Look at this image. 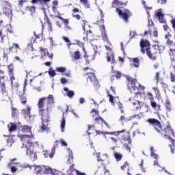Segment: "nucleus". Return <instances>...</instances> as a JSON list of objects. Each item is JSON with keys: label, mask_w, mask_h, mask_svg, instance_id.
I'll return each mask as SVG.
<instances>
[{"label": "nucleus", "mask_w": 175, "mask_h": 175, "mask_svg": "<svg viewBox=\"0 0 175 175\" xmlns=\"http://www.w3.org/2000/svg\"><path fill=\"white\" fill-rule=\"evenodd\" d=\"M147 122H149V124H152V126H154L155 131H157L158 133H160L162 136H164L165 139H170L172 143V145H170V147L171 148V152L172 154H174V142L175 141L174 139L170 137V135H172V136L174 137V133L173 132L172 127H170V126L168 124L164 130L162 129L161 122H159L157 119H148Z\"/></svg>", "instance_id": "f03ea898"}, {"label": "nucleus", "mask_w": 175, "mask_h": 175, "mask_svg": "<svg viewBox=\"0 0 175 175\" xmlns=\"http://www.w3.org/2000/svg\"><path fill=\"white\" fill-rule=\"evenodd\" d=\"M133 65L135 66V68H139V66L140 65V63H139V59L137 57L133 59Z\"/></svg>", "instance_id": "2f4dec72"}, {"label": "nucleus", "mask_w": 175, "mask_h": 175, "mask_svg": "<svg viewBox=\"0 0 175 175\" xmlns=\"http://www.w3.org/2000/svg\"><path fill=\"white\" fill-rule=\"evenodd\" d=\"M42 174H54V171L49 166L42 165Z\"/></svg>", "instance_id": "2eb2a0df"}, {"label": "nucleus", "mask_w": 175, "mask_h": 175, "mask_svg": "<svg viewBox=\"0 0 175 175\" xmlns=\"http://www.w3.org/2000/svg\"><path fill=\"white\" fill-rule=\"evenodd\" d=\"M53 171V174H52V175H59V171H57L55 170H52Z\"/></svg>", "instance_id": "774afa93"}, {"label": "nucleus", "mask_w": 175, "mask_h": 175, "mask_svg": "<svg viewBox=\"0 0 175 175\" xmlns=\"http://www.w3.org/2000/svg\"><path fill=\"white\" fill-rule=\"evenodd\" d=\"M124 132H126V130H122V131H119L117 133L115 132V136H118L120 135V133H124Z\"/></svg>", "instance_id": "6e6d98bb"}, {"label": "nucleus", "mask_w": 175, "mask_h": 175, "mask_svg": "<svg viewBox=\"0 0 175 175\" xmlns=\"http://www.w3.org/2000/svg\"><path fill=\"white\" fill-rule=\"evenodd\" d=\"M61 83L62 84H66V83H68V79H66V78H62Z\"/></svg>", "instance_id": "4d7b16f0"}, {"label": "nucleus", "mask_w": 175, "mask_h": 175, "mask_svg": "<svg viewBox=\"0 0 175 175\" xmlns=\"http://www.w3.org/2000/svg\"><path fill=\"white\" fill-rule=\"evenodd\" d=\"M153 165L154 166H157V167L159 170V169H162V167L161 166V165H159V163H158V159H155L153 161Z\"/></svg>", "instance_id": "a18cd8bd"}, {"label": "nucleus", "mask_w": 175, "mask_h": 175, "mask_svg": "<svg viewBox=\"0 0 175 175\" xmlns=\"http://www.w3.org/2000/svg\"><path fill=\"white\" fill-rule=\"evenodd\" d=\"M54 103V96L49 94L47 97H42L39 99L38 106L40 109V114L41 115V127L40 132H49L50 128L49 127V121H50V116H49V109L51 105Z\"/></svg>", "instance_id": "f257e3e1"}, {"label": "nucleus", "mask_w": 175, "mask_h": 175, "mask_svg": "<svg viewBox=\"0 0 175 175\" xmlns=\"http://www.w3.org/2000/svg\"><path fill=\"white\" fill-rule=\"evenodd\" d=\"M50 0H40V5H46V3H49Z\"/></svg>", "instance_id": "603ef678"}, {"label": "nucleus", "mask_w": 175, "mask_h": 175, "mask_svg": "<svg viewBox=\"0 0 175 175\" xmlns=\"http://www.w3.org/2000/svg\"><path fill=\"white\" fill-rule=\"evenodd\" d=\"M56 71L59 72V73H64L66 72V68L65 67H57Z\"/></svg>", "instance_id": "4c0bfd02"}, {"label": "nucleus", "mask_w": 175, "mask_h": 175, "mask_svg": "<svg viewBox=\"0 0 175 175\" xmlns=\"http://www.w3.org/2000/svg\"><path fill=\"white\" fill-rule=\"evenodd\" d=\"M23 114H24L25 117H29L30 118V121H33L35 120V116H29L31 114V107L29 105L26 106V109H24L22 110Z\"/></svg>", "instance_id": "1a4fd4ad"}, {"label": "nucleus", "mask_w": 175, "mask_h": 175, "mask_svg": "<svg viewBox=\"0 0 175 175\" xmlns=\"http://www.w3.org/2000/svg\"><path fill=\"white\" fill-rule=\"evenodd\" d=\"M40 53L41 54V58H44V57H48L49 58H53V55H49L47 49H43L40 47Z\"/></svg>", "instance_id": "4468645a"}, {"label": "nucleus", "mask_w": 175, "mask_h": 175, "mask_svg": "<svg viewBox=\"0 0 175 175\" xmlns=\"http://www.w3.org/2000/svg\"><path fill=\"white\" fill-rule=\"evenodd\" d=\"M74 59H79L80 58V52L77 51L74 53Z\"/></svg>", "instance_id": "37998d69"}, {"label": "nucleus", "mask_w": 175, "mask_h": 175, "mask_svg": "<svg viewBox=\"0 0 175 175\" xmlns=\"http://www.w3.org/2000/svg\"><path fill=\"white\" fill-rule=\"evenodd\" d=\"M140 47L142 54L146 53L148 57L150 59H157L155 53H152L151 51H150V42H148V40L142 39L140 42Z\"/></svg>", "instance_id": "39448f33"}, {"label": "nucleus", "mask_w": 175, "mask_h": 175, "mask_svg": "<svg viewBox=\"0 0 175 175\" xmlns=\"http://www.w3.org/2000/svg\"><path fill=\"white\" fill-rule=\"evenodd\" d=\"M52 10L55 17H57V18H59V17H61V14H59V12H58V10H57V7L55 5L52 6Z\"/></svg>", "instance_id": "b1692460"}, {"label": "nucleus", "mask_w": 175, "mask_h": 175, "mask_svg": "<svg viewBox=\"0 0 175 175\" xmlns=\"http://www.w3.org/2000/svg\"><path fill=\"white\" fill-rule=\"evenodd\" d=\"M59 20H62V21H63L64 24L65 25V27H68V24H69V20L65 19V18L61 17V16H59Z\"/></svg>", "instance_id": "79ce46f5"}, {"label": "nucleus", "mask_w": 175, "mask_h": 175, "mask_svg": "<svg viewBox=\"0 0 175 175\" xmlns=\"http://www.w3.org/2000/svg\"><path fill=\"white\" fill-rule=\"evenodd\" d=\"M127 80H129V83L127 84L128 90L133 94H135V95H139V88L144 89V87L142 86V85L139 84L137 81L133 79L131 77H126Z\"/></svg>", "instance_id": "20e7f679"}, {"label": "nucleus", "mask_w": 175, "mask_h": 175, "mask_svg": "<svg viewBox=\"0 0 175 175\" xmlns=\"http://www.w3.org/2000/svg\"><path fill=\"white\" fill-rule=\"evenodd\" d=\"M0 86L1 88V92L3 95H8V92H6V88L5 87V83H0Z\"/></svg>", "instance_id": "473e14b6"}, {"label": "nucleus", "mask_w": 175, "mask_h": 175, "mask_svg": "<svg viewBox=\"0 0 175 175\" xmlns=\"http://www.w3.org/2000/svg\"><path fill=\"white\" fill-rule=\"evenodd\" d=\"M147 95H148L150 100H151V99H154V96H152V94L151 92H148L147 93Z\"/></svg>", "instance_id": "bf43d9fd"}, {"label": "nucleus", "mask_w": 175, "mask_h": 175, "mask_svg": "<svg viewBox=\"0 0 175 175\" xmlns=\"http://www.w3.org/2000/svg\"><path fill=\"white\" fill-rule=\"evenodd\" d=\"M100 31L101 32V36L104 42H108L109 38L107 37V33H106V27L105 25L100 26Z\"/></svg>", "instance_id": "9b49d317"}, {"label": "nucleus", "mask_w": 175, "mask_h": 175, "mask_svg": "<svg viewBox=\"0 0 175 175\" xmlns=\"http://www.w3.org/2000/svg\"><path fill=\"white\" fill-rule=\"evenodd\" d=\"M8 129H9V132H14V131L17 129V126L13 123H10L8 124Z\"/></svg>", "instance_id": "a878e982"}, {"label": "nucleus", "mask_w": 175, "mask_h": 175, "mask_svg": "<svg viewBox=\"0 0 175 175\" xmlns=\"http://www.w3.org/2000/svg\"><path fill=\"white\" fill-rule=\"evenodd\" d=\"M95 121H96V122H99L100 121H101L102 122H104L105 125H106L107 128H109V124H107V122H106V121H105L102 117L98 116L96 118Z\"/></svg>", "instance_id": "7c9ffc66"}, {"label": "nucleus", "mask_w": 175, "mask_h": 175, "mask_svg": "<svg viewBox=\"0 0 175 175\" xmlns=\"http://www.w3.org/2000/svg\"><path fill=\"white\" fill-rule=\"evenodd\" d=\"M19 98L23 105H25L27 103V98L25 97V96L19 95Z\"/></svg>", "instance_id": "a19ab883"}, {"label": "nucleus", "mask_w": 175, "mask_h": 175, "mask_svg": "<svg viewBox=\"0 0 175 175\" xmlns=\"http://www.w3.org/2000/svg\"><path fill=\"white\" fill-rule=\"evenodd\" d=\"M116 12L119 14L120 18H122L125 23H128V18L132 16V13L128 10H121L118 8H116Z\"/></svg>", "instance_id": "423d86ee"}, {"label": "nucleus", "mask_w": 175, "mask_h": 175, "mask_svg": "<svg viewBox=\"0 0 175 175\" xmlns=\"http://www.w3.org/2000/svg\"><path fill=\"white\" fill-rule=\"evenodd\" d=\"M25 2H27V0H21L18 1V5L19 6H23V5H24V3H25Z\"/></svg>", "instance_id": "680f3d73"}, {"label": "nucleus", "mask_w": 175, "mask_h": 175, "mask_svg": "<svg viewBox=\"0 0 175 175\" xmlns=\"http://www.w3.org/2000/svg\"><path fill=\"white\" fill-rule=\"evenodd\" d=\"M13 49H14L15 53H18V50H20V46L18 45V44L14 43L12 44V46L10 48V51H12Z\"/></svg>", "instance_id": "cd10ccee"}, {"label": "nucleus", "mask_w": 175, "mask_h": 175, "mask_svg": "<svg viewBox=\"0 0 175 175\" xmlns=\"http://www.w3.org/2000/svg\"><path fill=\"white\" fill-rule=\"evenodd\" d=\"M31 127L29 126L25 125V126H21V131H22V132H27V133H29V132H31Z\"/></svg>", "instance_id": "c85d7f7f"}, {"label": "nucleus", "mask_w": 175, "mask_h": 175, "mask_svg": "<svg viewBox=\"0 0 175 175\" xmlns=\"http://www.w3.org/2000/svg\"><path fill=\"white\" fill-rule=\"evenodd\" d=\"M131 103H133V106H134V107H135L136 109H140L142 106V102L136 100H133Z\"/></svg>", "instance_id": "5701e85b"}, {"label": "nucleus", "mask_w": 175, "mask_h": 175, "mask_svg": "<svg viewBox=\"0 0 175 175\" xmlns=\"http://www.w3.org/2000/svg\"><path fill=\"white\" fill-rule=\"evenodd\" d=\"M154 42L155 43L153 45V48L154 49V50H159V45L158 44V43L159 42H158V40H155Z\"/></svg>", "instance_id": "09e8293b"}, {"label": "nucleus", "mask_w": 175, "mask_h": 175, "mask_svg": "<svg viewBox=\"0 0 175 175\" xmlns=\"http://www.w3.org/2000/svg\"><path fill=\"white\" fill-rule=\"evenodd\" d=\"M90 72H87L86 76H88V80L90 81H92L96 84H98V81H96V77H95V74L92 72V70L90 69Z\"/></svg>", "instance_id": "f8f14e48"}, {"label": "nucleus", "mask_w": 175, "mask_h": 175, "mask_svg": "<svg viewBox=\"0 0 175 175\" xmlns=\"http://www.w3.org/2000/svg\"><path fill=\"white\" fill-rule=\"evenodd\" d=\"M64 90L67 92V96H68V98H73V96H75V92L73 90H69L68 88H64Z\"/></svg>", "instance_id": "4be33fe9"}, {"label": "nucleus", "mask_w": 175, "mask_h": 175, "mask_svg": "<svg viewBox=\"0 0 175 175\" xmlns=\"http://www.w3.org/2000/svg\"><path fill=\"white\" fill-rule=\"evenodd\" d=\"M133 118H137L138 120H140V118H142V114L134 115L129 118H125V116H122L119 119V121H120V122H124V121L125 122H128V121H132Z\"/></svg>", "instance_id": "9d476101"}, {"label": "nucleus", "mask_w": 175, "mask_h": 175, "mask_svg": "<svg viewBox=\"0 0 175 175\" xmlns=\"http://www.w3.org/2000/svg\"><path fill=\"white\" fill-rule=\"evenodd\" d=\"M6 27H7V31H8L10 33H13V28H12V25H8Z\"/></svg>", "instance_id": "8fccbe9b"}, {"label": "nucleus", "mask_w": 175, "mask_h": 175, "mask_svg": "<svg viewBox=\"0 0 175 175\" xmlns=\"http://www.w3.org/2000/svg\"><path fill=\"white\" fill-rule=\"evenodd\" d=\"M44 158H53L54 155L55 154V146H53L52 150H51V152L49 153L47 151H44Z\"/></svg>", "instance_id": "dca6fc26"}, {"label": "nucleus", "mask_w": 175, "mask_h": 175, "mask_svg": "<svg viewBox=\"0 0 175 175\" xmlns=\"http://www.w3.org/2000/svg\"><path fill=\"white\" fill-rule=\"evenodd\" d=\"M105 49L107 50V62H110L112 65L116 64V59L114 58V53L111 51V48L105 45Z\"/></svg>", "instance_id": "0eeeda50"}, {"label": "nucleus", "mask_w": 175, "mask_h": 175, "mask_svg": "<svg viewBox=\"0 0 175 175\" xmlns=\"http://www.w3.org/2000/svg\"><path fill=\"white\" fill-rule=\"evenodd\" d=\"M142 4L144 5V6L146 10L148 17H150V12H148V10H151V9H152V8L151 7H147V5H146V1H144V0H142Z\"/></svg>", "instance_id": "c756f323"}, {"label": "nucleus", "mask_w": 175, "mask_h": 175, "mask_svg": "<svg viewBox=\"0 0 175 175\" xmlns=\"http://www.w3.org/2000/svg\"><path fill=\"white\" fill-rule=\"evenodd\" d=\"M13 70H14L13 64L9 65L8 66V72H9L10 76H12V75H13Z\"/></svg>", "instance_id": "58836bf2"}, {"label": "nucleus", "mask_w": 175, "mask_h": 175, "mask_svg": "<svg viewBox=\"0 0 175 175\" xmlns=\"http://www.w3.org/2000/svg\"><path fill=\"white\" fill-rule=\"evenodd\" d=\"M122 3L118 1V0H114L113 1V6L115 8V6H121Z\"/></svg>", "instance_id": "49530a36"}, {"label": "nucleus", "mask_w": 175, "mask_h": 175, "mask_svg": "<svg viewBox=\"0 0 175 175\" xmlns=\"http://www.w3.org/2000/svg\"><path fill=\"white\" fill-rule=\"evenodd\" d=\"M171 72H170V79L172 83H174L175 81V66H172L170 67Z\"/></svg>", "instance_id": "412c9836"}, {"label": "nucleus", "mask_w": 175, "mask_h": 175, "mask_svg": "<svg viewBox=\"0 0 175 175\" xmlns=\"http://www.w3.org/2000/svg\"><path fill=\"white\" fill-rule=\"evenodd\" d=\"M150 156L152 157V158H153L154 159H158V154L154 153V147H150Z\"/></svg>", "instance_id": "f704fd0d"}, {"label": "nucleus", "mask_w": 175, "mask_h": 175, "mask_svg": "<svg viewBox=\"0 0 175 175\" xmlns=\"http://www.w3.org/2000/svg\"><path fill=\"white\" fill-rule=\"evenodd\" d=\"M68 150L69 159H73V153L72 152V150H70L69 149Z\"/></svg>", "instance_id": "052dcab7"}, {"label": "nucleus", "mask_w": 175, "mask_h": 175, "mask_svg": "<svg viewBox=\"0 0 175 175\" xmlns=\"http://www.w3.org/2000/svg\"><path fill=\"white\" fill-rule=\"evenodd\" d=\"M129 166V164H128V162H126L124 165L121 166L122 170H125Z\"/></svg>", "instance_id": "864d4df0"}, {"label": "nucleus", "mask_w": 175, "mask_h": 175, "mask_svg": "<svg viewBox=\"0 0 175 175\" xmlns=\"http://www.w3.org/2000/svg\"><path fill=\"white\" fill-rule=\"evenodd\" d=\"M75 172H76L77 175H87V174H85V173L81 172H80L79 170H75Z\"/></svg>", "instance_id": "e2e57ef3"}, {"label": "nucleus", "mask_w": 175, "mask_h": 175, "mask_svg": "<svg viewBox=\"0 0 175 175\" xmlns=\"http://www.w3.org/2000/svg\"><path fill=\"white\" fill-rule=\"evenodd\" d=\"M143 163H144V160L142 159L141 161V164L139 165L140 167L142 168V170L144 173H146V168L143 167Z\"/></svg>", "instance_id": "5fc2aeb1"}, {"label": "nucleus", "mask_w": 175, "mask_h": 175, "mask_svg": "<svg viewBox=\"0 0 175 175\" xmlns=\"http://www.w3.org/2000/svg\"><path fill=\"white\" fill-rule=\"evenodd\" d=\"M49 75L51 76V77H54V76H55L57 74L55 73V70H54V69L50 68L49 70Z\"/></svg>", "instance_id": "ea45409f"}, {"label": "nucleus", "mask_w": 175, "mask_h": 175, "mask_svg": "<svg viewBox=\"0 0 175 175\" xmlns=\"http://www.w3.org/2000/svg\"><path fill=\"white\" fill-rule=\"evenodd\" d=\"M19 137L23 143V148H26V155L29 157L31 159H36V152H35L33 147L38 143L33 144L32 142V140H33L32 133H30L29 135H19Z\"/></svg>", "instance_id": "7ed1b4c3"}, {"label": "nucleus", "mask_w": 175, "mask_h": 175, "mask_svg": "<svg viewBox=\"0 0 175 175\" xmlns=\"http://www.w3.org/2000/svg\"><path fill=\"white\" fill-rule=\"evenodd\" d=\"M10 77L11 85H13V81L16 79L14 78V75L12 74V75H10Z\"/></svg>", "instance_id": "13d9d810"}, {"label": "nucleus", "mask_w": 175, "mask_h": 175, "mask_svg": "<svg viewBox=\"0 0 175 175\" xmlns=\"http://www.w3.org/2000/svg\"><path fill=\"white\" fill-rule=\"evenodd\" d=\"M155 15L158 18L159 23L161 24H165V23H166V21L163 18V14H162V9H159Z\"/></svg>", "instance_id": "ddd939ff"}, {"label": "nucleus", "mask_w": 175, "mask_h": 175, "mask_svg": "<svg viewBox=\"0 0 175 175\" xmlns=\"http://www.w3.org/2000/svg\"><path fill=\"white\" fill-rule=\"evenodd\" d=\"M96 133L97 135H104V137L107 140V137L106 136V135H116L115 132H105V131H100L98 130L96 131Z\"/></svg>", "instance_id": "6ab92c4d"}, {"label": "nucleus", "mask_w": 175, "mask_h": 175, "mask_svg": "<svg viewBox=\"0 0 175 175\" xmlns=\"http://www.w3.org/2000/svg\"><path fill=\"white\" fill-rule=\"evenodd\" d=\"M60 143H61V144H62V146H64L65 147L68 146V144L66 143V142L64 141L63 139H61V140H60Z\"/></svg>", "instance_id": "338daca9"}, {"label": "nucleus", "mask_w": 175, "mask_h": 175, "mask_svg": "<svg viewBox=\"0 0 175 175\" xmlns=\"http://www.w3.org/2000/svg\"><path fill=\"white\" fill-rule=\"evenodd\" d=\"M64 116H65V113H63V117L62 118L61 125H60L62 132H65V125H66V120H65Z\"/></svg>", "instance_id": "aec40b11"}, {"label": "nucleus", "mask_w": 175, "mask_h": 175, "mask_svg": "<svg viewBox=\"0 0 175 175\" xmlns=\"http://www.w3.org/2000/svg\"><path fill=\"white\" fill-rule=\"evenodd\" d=\"M46 23H47L49 31L51 32H53V25H51V22H50V20L49 19V18H46Z\"/></svg>", "instance_id": "c9c22d12"}, {"label": "nucleus", "mask_w": 175, "mask_h": 175, "mask_svg": "<svg viewBox=\"0 0 175 175\" xmlns=\"http://www.w3.org/2000/svg\"><path fill=\"white\" fill-rule=\"evenodd\" d=\"M11 172H12V173H16V172H17V168H16V167H14V166H12Z\"/></svg>", "instance_id": "69168bd1"}, {"label": "nucleus", "mask_w": 175, "mask_h": 175, "mask_svg": "<svg viewBox=\"0 0 175 175\" xmlns=\"http://www.w3.org/2000/svg\"><path fill=\"white\" fill-rule=\"evenodd\" d=\"M23 167H29V169H33L36 174H43V165H30L29 164L23 165Z\"/></svg>", "instance_id": "6e6552de"}, {"label": "nucleus", "mask_w": 175, "mask_h": 175, "mask_svg": "<svg viewBox=\"0 0 175 175\" xmlns=\"http://www.w3.org/2000/svg\"><path fill=\"white\" fill-rule=\"evenodd\" d=\"M111 69H112V73H116V75H114L115 77L117 79V80H118L119 79L121 78L122 74L121 72L120 71H114V66H111Z\"/></svg>", "instance_id": "393cba45"}, {"label": "nucleus", "mask_w": 175, "mask_h": 175, "mask_svg": "<svg viewBox=\"0 0 175 175\" xmlns=\"http://www.w3.org/2000/svg\"><path fill=\"white\" fill-rule=\"evenodd\" d=\"M114 155H115V158L117 161H121V159L122 158V155L121 154L115 152Z\"/></svg>", "instance_id": "c03bdc74"}, {"label": "nucleus", "mask_w": 175, "mask_h": 175, "mask_svg": "<svg viewBox=\"0 0 175 175\" xmlns=\"http://www.w3.org/2000/svg\"><path fill=\"white\" fill-rule=\"evenodd\" d=\"M150 100L152 107H153V109H155V107H157V103L155 102L154 98H150Z\"/></svg>", "instance_id": "de8ad7c7"}, {"label": "nucleus", "mask_w": 175, "mask_h": 175, "mask_svg": "<svg viewBox=\"0 0 175 175\" xmlns=\"http://www.w3.org/2000/svg\"><path fill=\"white\" fill-rule=\"evenodd\" d=\"M165 109L167 110V111H172V105H165Z\"/></svg>", "instance_id": "0e129e2a"}, {"label": "nucleus", "mask_w": 175, "mask_h": 175, "mask_svg": "<svg viewBox=\"0 0 175 175\" xmlns=\"http://www.w3.org/2000/svg\"><path fill=\"white\" fill-rule=\"evenodd\" d=\"M26 10H28L29 12L33 13L36 10V7H35L33 5L27 6V7H26Z\"/></svg>", "instance_id": "e433bc0d"}, {"label": "nucleus", "mask_w": 175, "mask_h": 175, "mask_svg": "<svg viewBox=\"0 0 175 175\" xmlns=\"http://www.w3.org/2000/svg\"><path fill=\"white\" fill-rule=\"evenodd\" d=\"M4 14L7 16H8L9 17H12V16H13V14L12 12V7H9V8H5V10L4 11Z\"/></svg>", "instance_id": "bb28decb"}, {"label": "nucleus", "mask_w": 175, "mask_h": 175, "mask_svg": "<svg viewBox=\"0 0 175 175\" xmlns=\"http://www.w3.org/2000/svg\"><path fill=\"white\" fill-rule=\"evenodd\" d=\"M81 3H83L85 9H90V3H88V0H80Z\"/></svg>", "instance_id": "72a5a7b5"}, {"label": "nucleus", "mask_w": 175, "mask_h": 175, "mask_svg": "<svg viewBox=\"0 0 175 175\" xmlns=\"http://www.w3.org/2000/svg\"><path fill=\"white\" fill-rule=\"evenodd\" d=\"M81 25L84 32H88L90 31V25H88V22L85 20H82Z\"/></svg>", "instance_id": "a211bd4d"}, {"label": "nucleus", "mask_w": 175, "mask_h": 175, "mask_svg": "<svg viewBox=\"0 0 175 175\" xmlns=\"http://www.w3.org/2000/svg\"><path fill=\"white\" fill-rule=\"evenodd\" d=\"M96 157L98 162H105L106 159H109V155H107V154H103L100 158V153H97Z\"/></svg>", "instance_id": "f3484780"}, {"label": "nucleus", "mask_w": 175, "mask_h": 175, "mask_svg": "<svg viewBox=\"0 0 175 175\" xmlns=\"http://www.w3.org/2000/svg\"><path fill=\"white\" fill-rule=\"evenodd\" d=\"M108 97L109 98V102L111 103V105H114L113 96H111V94H108Z\"/></svg>", "instance_id": "3c124183"}]
</instances>
